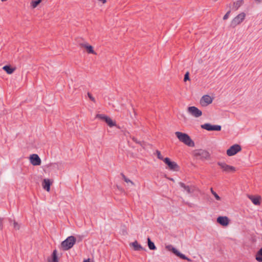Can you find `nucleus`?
Wrapping results in <instances>:
<instances>
[{
	"label": "nucleus",
	"instance_id": "nucleus-1",
	"mask_svg": "<svg viewBox=\"0 0 262 262\" xmlns=\"http://www.w3.org/2000/svg\"><path fill=\"white\" fill-rule=\"evenodd\" d=\"M175 134L180 142H183L189 147H193L194 146V142L187 134L176 132Z\"/></svg>",
	"mask_w": 262,
	"mask_h": 262
},
{
	"label": "nucleus",
	"instance_id": "nucleus-2",
	"mask_svg": "<svg viewBox=\"0 0 262 262\" xmlns=\"http://www.w3.org/2000/svg\"><path fill=\"white\" fill-rule=\"evenodd\" d=\"M76 242V238L74 236L68 237L64 241L61 243L62 249L64 251H67L72 248Z\"/></svg>",
	"mask_w": 262,
	"mask_h": 262
},
{
	"label": "nucleus",
	"instance_id": "nucleus-3",
	"mask_svg": "<svg viewBox=\"0 0 262 262\" xmlns=\"http://www.w3.org/2000/svg\"><path fill=\"white\" fill-rule=\"evenodd\" d=\"M193 155L197 159L201 160H209L210 156L208 151L202 149L195 150Z\"/></svg>",
	"mask_w": 262,
	"mask_h": 262
},
{
	"label": "nucleus",
	"instance_id": "nucleus-4",
	"mask_svg": "<svg viewBox=\"0 0 262 262\" xmlns=\"http://www.w3.org/2000/svg\"><path fill=\"white\" fill-rule=\"evenodd\" d=\"M246 14L242 12L236 16L231 21L230 27L234 28L236 26L241 24L245 19Z\"/></svg>",
	"mask_w": 262,
	"mask_h": 262
},
{
	"label": "nucleus",
	"instance_id": "nucleus-5",
	"mask_svg": "<svg viewBox=\"0 0 262 262\" xmlns=\"http://www.w3.org/2000/svg\"><path fill=\"white\" fill-rule=\"evenodd\" d=\"M217 165L220 166L223 172L227 173L234 172L236 171L235 167L229 165L225 162H217Z\"/></svg>",
	"mask_w": 262,
	"mask_h": 262
},
{
	"label": "nucleus",
	"instance_id": "nucleus-6",
	"mask_svg": "<svg viewBox=\"0 0 262 262\" xmlns=\"http://www.w3.org/2000/svg\"><path fill=\"white\" fill-rule=\"evenodd\" d=\"M164 162L167 165L168 168L173 171H178L179 167L176 162L171 161L169 158H165L163 159Z\"/></svg>",
	"mask_w": 262,
	"mask_h": 262
},
{
	"label": "nucleus",
	"instance_id": "nucleus-7",
	"mask_svg": "<svg viewBox=\"0 0 262 262\" xmlns=\"http://www.w3.org/2000/svg\"><path fill=\"white\" fill-rule=\"evenodd\" d=\"M96 118L104 121L110 127H113L116 125L115 122H113L110 117L104 114H97L96 115Z\"/></svg>",
	"mask_w": 262,
	"mask_h": 262
},
{
	"label": "nucleus",
	"instance_id": "nucleus-8",
	"mask_svg": "<svg viewBox=\"0 0 262 262\" xmlns=\"http://www.w3.org/2000/svg\"><path fill=\"white\" fill-rule=\"evenodd\" d=\"M242 150L241 146L237 144L231 146L227 150V155L228 156H232L236 154L238 152Z\"/></svg>",
	"mask_w": 262,
	"mask_h": 262
},
{
	"label": "nucleus",
	"instance_id": "nucleus-9",
	"mask_svg": "<svg viewBox=\"0 0 262 262\" xmlns=\"http://www.w3.org/2000/svg\"><path fill=\"white\" fill-rule=\"evenodd\" d=\"M187 111L192 116L198 118L202 116V112L195 106H189L187 108Z\"/></svg>",
	"mask_w": 262,
	"mask_h": 262
},
{
	"label": "nucleus",
	"instance_id": "nucleus-10",
	"mask_svg": "<svg viewBox=\"0 0 262 262\" xmlns=\"http://www.w3.org/2000/svg\"><path fill=\"white\" fill-rule=\"evenodd\" d=\"M201 128L208 131L216 130L220 131L221 126L219 125H211L210 123H205L201 125Z\"/></svg>",
	"mask_w": 262,
	"mask_h": 262
},
{
	"label": "nucleus",
	"instance_id": "nucleus-11",
	"mask_svg": "<svg viewBox=\"0 0 262 262\" xmlns=\"http://www.w3.org/2000/svg\"><path fill=\"white\" fill-rule=\"evenodd\" d=\"M213 98L208 95H205L202 97L200 103L202 106H207L212 102Z\"/></svg>",
	"mask_w": 262,
	"mask_h": 262
},
{
	"label": "nucleus",
	"instance_id": "nucleus-12",
	"mask_svg": "<svg viewBox=\"0 0 262 262\" xmlns=\"http://www.w3.org/2000/svg\"><path fill=\"white\" fill-rule=\"evenodd\" d=\"M30 163L33 166L40 165L41 164V160L37 154H32L30 157Z\"/></svg>",
	"mask_w": 262,
	"mask_h": 262
},
{
	"label": "nucleus",
	"instance_id": "nucleus-13",
	"mask_svg": "<svg viewBox=\"0 0 262 262\" xmlns=\"http://www.w3.org/2000/svg\"><path fill=\"white\" fill-rule=\"evenodd\" d=\"M179 185L183 188L188 193H192L194 192L195 190V187L194 185L188 186L186 185L183 182H180Z\"/></svg>",
	"mask_w": 262,
	"mask_h": 262
},
{
	"label": "nucleus",
	"instance_id": "nucleus-14",
	"mask_svg": "<svg viewBox=\"0 0 262 262\" xmlns=\"http://www.w3.org/2000/svg\"><path fill=\"white\" fill-rule=\"evenodd\" d=\"M217 222L223 226H227L229 223V219L227 216H219L217 218Z\"/></svg>",
	"mask_w": 262,
	"mask_h": 262
},
{
	"label": "nucleus",
	"instance_id": "nucleus-15",
	"mask_svg": "<svg viewBox=\"0 0 262 262\" xmlns=\"http://www.w3.org/2000/svg\"><path fill=\"white\" fill-rule=\"evenodd\" d=\"M172 252L175 254L177 256L179 257L180 258L183 259H185V260H188V261H191V259L188 257H187V256H186L184 254L180 253L178 250H177L176 248H172V249H171Z\"/></svg>",
	"mask_w": 262,
	"mask_h": 262
},
{
	"label": "nucleus",
	"instance_id": "nucleus-16",
	"mask_svg": "<svg viewBox=\"0 0 262 262\" xmlns=\"http://www.w3.org/2000/svg\"><path fill=\"white\" fill-rule=\"evenodd\" d=\"M80 46L81 47H83V48H85L86 49L88 53L96 55V53L93 50V47L92 46L88 44V43H81L80 45Z\"/></svg>",
	"mask_w": 262,
	"mask_h": 262
},
{
	"label": "nucleus",
	"instance_id": "nucleus-17",
	"mask_svg": "<svg viewBox=\"0 0 262 262\" xmlns=\"http://www.w3.org/2000/svg\"><path fill=\"white\" fill-rule=\"evenodd\" d=\"M248 198L252 201V202L255 205H259L260 204V200L261 197L260 196H254L253 195H248Z\"/></svg>",
	"mask_w": 262,
	"mask_h": 262
},
{
	"label": "nucleus",
	"instance_id": "nucleus-18",
	"mask_svg": "<svg viewBox=\"0 0 262 262\" xmlns=\"http://www.w3.org/2000/svg\"><path fill=\"white\" fill-rule=\"evenodd\" d=\"M58 258L57 256V251L56 250H54L53 251L51 257L48 258V262H58Z\"/></svg>",
	"mask_w": 262,
	"mask_h": 262
},
{
	"label": "nucleus",
	"instance_id": "nucleus-19",
	"mask_svg": "<svg viewBox=\"0 0 262 262\" xmlns=\"http://www.w3.org/2000/svg\"><path fill=\"white\" fill-rule=\"evenodd\" d=\"M51 183L49 179H44L42 182V187L47 191L50 190Z\"/></svg>",
	"mask_w": 262,
	"mask_h": 262
},
{
	"label": "nucleus",
	"instance_id": "nucleus-20",
	"mask_svg": "<svg viewBox=\"0 0 262 262\" xmlns=\"http://www.w3.org/2000/svg\"><path fill=\"white\" fill-rule=\"evenodd\" d=\"M3 69L8 74H12L15 70V68H12L10 66H5L3 67Z\"/></svg>",
	"mask_w": 262,
	"mask_h": 262
},
{
	"label": "nucleus",
	"instance_id": "nucleus-21",
	"mask_svg": "<svg viewBox=\"0 0 262 262\" xmlns=\"http://www.w3.org/2000/svg\"><path fill=\"white\" fill-rule=\"evenodd\" d=\"M132 244L134 247V250L136 251H139L143 249L141 245H140L136 241L132 243Z\"/></svg>",
	"mask_w": 262,
	"mask_h": 262
},
{
	"label": "nucleus",
	"instance_id": "nucleus-22",
	"mask_svg": "<svg viewBox=\"0 0 262 262\" xmlns=\"http://www.w3.org/2000/svg\"><path fill=\"white\" fill-rule=\"evenodd\" d=\"M147 243H148V246L149 249L152 250L156 249V247L155 245V244L152 242L151 241L149 237H148L147 238Z\"/></svg>",
	"mask_w": 262,
	"mask_h": 262
},
{
	"label": "nucleus",
	"instance_id": "nucleus-23",
	"mask_svg": "<svg viewBox=\"0 0 262 262\" xmlns=\"http://www.w3.org/2000/svg\"><path fill=\"white\" fill-rule=\"evenodd\" d=\"M121 176H122V179L124 180V181L127 183H130L132 185L134 186L135 185V183L129 180L128 178H127L123 173H121Z\"/></svg>",
	"mask_w": 262,
	"mask_h": 262
},
{
	"label": "nucleus",
	"instance_id": "nucleus-24",
	"mask_svg": "<svg viewBox=\"0 0 262 262\" xmlns=\"http://www.w3.org/2000/svg\"><path fill=\"white\" fill-rule=\"evenodd\" d=\"M256 259L259 262L262 261V248L257 252L256 255Z\"/></svg>",
	"mask_w": 262,
	"mask_h": 262
},
{
	"label": "nucleus",
	"instance_id": "nucleus-25",
	"mask_svg": "<svg viewBox=\"0 0 262 262\" xmlns=\"http://www.w3.org/2000/svg\"><path fill=\"white\" fill-rule=\"evenodd\" d=\"M41 1L42 0H32L31 3V6L32 8H35Z\"/></svg>",
	"mask_w": 262,
	"mask_h": 262
},
{
	"label": "nucleus",
	"instance_id": "nucleus-26",
	"mask_svg": "<svg viewBox=\"0 0 262 262\" xmlns=\"http://www.w3.org/2000/svg\"><path fill=\"white\" fill-rule=\"evenodd\" d=\"M243 1H237L236 3H234V8L235 10H237L242 5Z\"/></svg>",
	"mask_w": 262,
	"mask_h": 262
},
{
	"label": "nucleus",
	"instance_id": "nucleus-27",
	"mask_svg": "<svg viewBox=\"0 0 262 262\" xmlns=\"http://www.w3.org/2000/svg\"><path fill=\"white\" fill-rule=\"evenodd\" d=\"M210 191H211L212 194L214 196V197L216 200L220 201L221 200V198L215 191H214L212 188H211Z\"/></svg>",
	"mask_w": 262,
	"mask_h": 262
},
{
	"label": "nucleus",
	"instance_id": "nucleus-28",
	"mask_svg": "<svg viewBox=\"0 0 262 262\" xmlns=\"http://www.w3.org/2000/svg\"><path fill=\"white\" fill-rule=\"evenodd\" d=\"M156 152V154H157V158L163 161V159H164L165 158H164L162 156L160 151L159 150H157Z\"/></svg>",
	"mask_w": 262,
	"mask_h": 262
},
{
	"label": "nucleus",
	"instance_id": "nucleus-29",
	"mask_svg": "<svg viewBox=\"0 0 262 262\" xmlns=\"http://www.w3.org/2000/svg\"><path fill=\"white\" fill-rule=\"evenodd\" d=\"M13 226H14V228L15 229H16V230L19 229L20 226L15 221H13Z\"/></svg>",
	"mask_w": 262,
	"mask_h": 262
},
{
	"label": "nucleus",
	"instance_id": "nucleus-30",
	"mask_svg": "<svg viewBox=\"0 0 262 262\" xmlns=\"http://www.w3.org/2000/svg\"><path fill=\"white\" fill-rule=\"evenodd\" d=\"M231 11H228L226 14L223 17V19L224 20H226L229 17V14L230 13Z\"/></svg>",
	"mask_w": 262,
	"mask_h": 262
},
{
	"label": "nucleus",
	"instance_id": "nucleus-31",
	"mask_svg": "<svg viewBox=\"0 0 262 262\" xmlns=\"http://www.w3.org/2000/svg\"><path fill=\"white\" fill-rule=\"evenodd\" d=\"M88 96L92 101L95 102L96 101L95 98L90 93H88Z\"/></svg>",
	"mask_w": 262,
	"mask_h": 262
},
{
	"label": "nucleus",
	"instance_id": "nucleus-32",
	"mask_svg": "<svg viewBox=\"0 0 262 262\" xmlns=\"http://www.w3.org/2000/svg\"><path fill=\"white\" fill-rule=\"evenodd\" d=\"M187 80H189V73L187 72L184 76V81H186Z\"/></svg>",
	"mask_w": 262,
	"mask_h": 262
},
{
	"label": "nucleus",
	"instance_id": "nucleus-33",
	"mask_svg": "<svg viewBox=\"0 0 262 262\" xmlns=\"http://www.w3.org/2000/svg\"><path fill=\"white\" fill-rule=\"evenodd\" d=\"M3 219L0 217V230H3Z\"/></svg>",
	"mask_w": 262,
	"mask_h": 262
},
{
	"label": "nucleus",
	"instance_id": "nucleus-34",
	"mask_svg": "<svg viewBox=\"0 0 262 262\" xmlns=\"http://www.w3.org/2000/svg\"><path fill=\"white\" fill-rule=\"evenodd\" d=\"M133 140L134 142H136V143H139H139H140V142H138V141H137V139H136V138H134H134H133Z\"/></svg>",
	"mask_w": 262,
	"mask_h": 262
},
{
	"label": "nucleus",
	"instance_id": "nucleus-35",
	"mask_svg": "<svg viewBox=\"0 0 262 262\" xmlns=\"http://www.w3.org/2000/svg\"><path fill=\"white\" fill-rule=\"evenodd\" d=\"M99 2H102L103 4H105L106 3V0H98Z\"/></svg>",
	"mask_w": 262,
	"mask_h": 262
},
{
	"label": "nucleus",
	"instance_id": "nucleus-36",
	"mask_svg": "<svg viewBox=\"0 0 262 262\" xmlns=\"http://www.w3.org/2000/svg\"><path fill=\"white\" fill-rule=\"evenodd\" d=\"M83 262H90V259H85L83 261Z\"/></svg>",
	"mask_w": 262,
	"mask_h": 262
},
{
	"label": "nucleus",
	"instance_id": "nucleus-37",
	"mask_svg": "<svg viewBox=\"0 0 262 262\" xmlns=\"http://www.w3.org/2000/svg\"><path fill=\"white\" fill-rule=\"evenodd\" d=\"M9 221H10V222H12V220H11V219H10V220H9Z\"/></svg>",
	"mask_w": 262,
	"mask_h": 262
}]
</instances>
